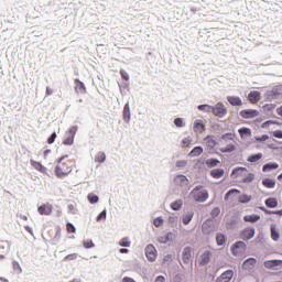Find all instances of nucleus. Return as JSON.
<instances>
[{
  "instance_id": "nucleus-43",
  "label": "nucleus",
  "mask_w": 282,
  "mask_h": 282,
  "mask_svg": "<svg viewBox=\"0 0 282 282\" xmlns=\"http://www.w3.org/2000/svg\"><path fill=\"white\" fill-rule=\"evenodd\" d=\"M239 193H241V191H239L238 188H230L229 191L226 192L224 200L228 202L230 197H232V195H239Z\"/></svg>"
},
{
  "instance_id": "nucleus-30",
  "label": "nucleus",
  "mask_w": 282,
  "mask_h": 282,
  "mask_svg": "<svg viewBox=\"0 0 282 282\" xmlns=\"http://www.w3.org/2000/svg\"><path fill=\"white\" fill-rule=\"evenodd\" d=\"M270 230H271L272 241H279V239H281V234L279 232V229L276 228V224H271Z\"/></svg>"
},
{
  "instance_id": "nucleus-48",
  "label": "nucleus",
  "mask_w": 282,
  "mask_h": 282,
  "mask_svg": "<svg viewBox=\"0 0 282 282\" xmlns=\"http://www.w3.org/2000/svg\"><path fill=\"white\" fill-rule=\"evenodd\" d=\"M195 169H198V171H206V160L198 159L195 163Z\"/></svg>"
},
{
  "instance_id": "nucleus-26",
  "label": "nucleus",
  "mask_w": 282,
  "mask_h": 282,
  "mask_svg": "<svg viewBox=\"0 0 282 282\" xmlns=\"http://www.w3.org/2000/svg\"><path fill=\"white\" fill-rule=\"evenodd\" d=\"M30 164L33 166V169H35V171H39L40 173H47V167H45L43 163L31 159Z\"/></svg>"
},
{
  "instance_id": "nucleus-13",
  "label": "nucleus",
  "mask_w": 282,
  "mask_h": 282,
  "mask_svg": "<svg viewBox=\"0 0 282 282\" xmlns=\"http://www.w3.org/2000/svg\"><path fill=\"white\" fill-rule=\"evenodd\" d=\"M240 118H243L245 120H250L252 118H258L259 110L257 109H243L239 112Z\"/></svg>"
},
{
  "instance_id": "nucleus-58",
  "label": "nucleus",
  "mask_w": 282,
  "mask_h": 282,
  "mask_svg": "<svg viewBox=\"0 0 282 282\" xmlns=\"http://www.w3.org/2000/svg\"><path fill=\"white\" fill-rule=\"evenodd\" d=\"M153 224L155 228H162V226H164V218L162 216H159L154 218Z\"/></svg>"
},
{
  "instance_id": "nucleus-55",
  "label": "nucleus",
  "mask_w": 282,
  "mask_h": 282,
  "mask_svg": "<svg viewBox=\"0 0 282 282\" xmlns=\"http://www.w3.org/2000/svg\"><path fill=\"white\" fill-rule=\"evenodd\" d=\"M83 247H84L86 250H90V248H96V243H94V240L88 239V240H84V241H83Z\"/></svg>"
},
{
  "instance_id": "nucleus-25",
  "label": "nucleus",
  "mask_w": 282,
  "mask_h": 282,
  "mask_svg": "<svg viewBox=\"0 0 282 282\" xmlns=\"http://www.w3.org/2000/svg\"><path fill=\"white\" fill-rule=\"evenodd\" d=\"M174 239H175V235L172 231H169L166 235L160 236L158 238V241H159V243L166 245L170 241H174Z\"/></svg>"
},
{
  "instance_id": "nucleus-56",
  "label": "nucleus",
  "mask_w": 282,
  "mask_h": 282,
  "mask_svg": "<svg viewBox=\"0 0 282 282\" xmlns=\"http://www.w3.org/2000/svg\"><path fill=\"white\" fill-rule=\"evenodd\" d=\"M237 224H239V220L238 219H230L229 221H227V228L229 230H235L237 228Z\"/></svg>"
},
{
  "instance_id": "nucleus-35",
  "label": "nucleus",
  "mask_w": 282,
  "mask_h": 282,
  "mask_svg": "<svg viewBox=\"0 0 282 282\" xmlns=\"http://www.w3.org/2000/svg\"><path fill=\"white\" fill-rule=\"evenodd\" d=\"M264 206L267 208H276L279 206V199L276 197H269L264 200Z\"/></svg>"
},
{
  "instance_id": "nucleus-54",
  "label": "nucleus",
  "mask_w": 282,
  "mask_h": 282,
  "mask_svg": "<svg viewBox=\"0 0 282 282\" xmlns=\"http://www.w3.org/2000/svg\"><path fill=\"white\" fill-rule=\"evenodd\" d=\"M62 232H63V229L61 228V226H57L53 241L58 243L61 241Z\"/></svg>"
},
{
  "instance_id": "nucleus-14",
  "label": "nucleus",
  "mask_w": 282,
  "mask_h": 282,
  "mask_svg": "<svg viewBox=\"0 0 282 282\" xmlns=\"http://www.w3.org/2000/svg\"><path fill=\"white\" fill-rule=\"evenodd\" d=\"M213 259V252L210 250H206L200 254V260L198 262V265L200 268H204L210 263V260Z\"/></svg>"
},
{
  "instance_id": "nucleus-19",
  "label": "nucleus",
  "mask_w": 282,
  "mask_h": 282,
  "mask_svg": "<svg viewBox=\"0 0 282 282\" xmlns=\"http://www.w3.org/2000/svg\"><path fill=\"white\" fill-rule=\"evenodd\" d=\"M52 210H54V207L52 206V204H42L41 206L37 207V213L40 215H52Z\"/></svg>"
},
{
  "instance_id": "nucleus-52",
  "label": "nucleus",
  "mask_w": 282,
  "mask_h": 282,
  "mask_svg": "<svg viewBox=\"0 0 282 282\" xmlns=\"http://www.w3.org/2000/svg\"><path fill=\"white\" fill-rule=\"evenodd\" d=\"M174 124H175V127H177V129H182V128L186 127V122H184V118H182V117L175 118Z\"/></svg>"
},
{
  "instance_id": "nucleus-49",
  "label": "nucleus",
  "mask_w": 282,
  "mask_h": 282,
  "mask_svg": "<svg viewBox=\"0 0 282 282\" xmlns=\"http://www.w3.org/2000/svg\"><path fill=\"white\" fill-rule=\"evenodd\" d=\"M87 199H88L89 204H98V202H100V197H98V195H96L94 193H89L87 196Z\"/></svg>"
},
{
  "instance_id": "nucleus-5",
  "label": "nucleus",
  "mask_w": 282,
  "mask_h": 282,
  "mask_svg": "<svg viewBox=\"0 0 282 282\" xmlns=\"http://www.w3.org/2000/svg\"><path fill=\"white\" fill-rule=\"evenodd\" d=\"M182 261H183L184 265H188V263H189L191 272H193V247L187 246V247L183 248Z\"/></svg>"
},
{
  "instance_id": "nucleus-51",
  "label": "nucleus",
  "mask_w": 282,
  "mask_h": 282,
  "mask_svg": "<svg viewBox=\"0 0 282 282\" xmlns=\"http://www.w3.org/2000/svg\"><path fill=\"white\" fill-rule=\"evenodd\" d=\"M120 248H131V240H129V237H124L119 241Z\"/></svg>"
},
{
  "instance_id": "nucleus-61",
  "label": "nucleus",
  "mask_w": 282,
  "mask_h": 282,
  "mask_svg": "<svg viewBox=\"0 0 282 282\" xmlns=\"http://www.w3.org/2000/svg\"><path fill=\"white\" fill-rule=\"evenodd\" d=\"M264 239H265V235H263V232H259L253 241L254 243L263 245Z\"/></svg>"
},
{
  "instance_id": "nucleus-36",
  "label": "nucleus",
  "mask_w": 282,
  "mask_h": 282,
  "mask_svg": "<svg viewBox=\"0 0 282 282\" xmlns=\"http://www.w3.org/2000/svg\"><path fill=\"white\" fill-rule=\"evenodd\" d=\"M262 186H264V188H274V186H276V180L264 177L262 180Z\"/></svg>"
},
{
  "instance_id": "nucleus-15",
  "label": "nucleus",
  "mask_w": 282,
  "mask_h": 282,
  "mask_svg": "<svg viewBox=\"0 0 282 282\" xmlns=\"http://www.w3.org/2000/svg\"><path fill=\"white\" fill-rule=\"evenodd\" d=\"M232 276H235V271L228 269L216 279V282H230L232 281Z\"/></svg>"
},
{
  "instance_id": "nucleus-60",
  "label": "nucleus",
  "mask_w": 282,
  "mask_h": 282,
  "mask_svg": "<svg viewBox=\"0 0 282 282\" xmlns=\"http://www.w3.org/2000/svg\"><path fill=\"white\" fill-rule=\"evenodd\" d=\"M256 142H268L270 140V135L268 134H262V135H256L254 137Z\"/></svg>"
},
{
  "instance_id": "nucleus-41",
  "label": "nucleus",
  "mask_w": 282,
  "mask_h": 282,
  "mask_svg": "<svg viewBox=\"0 0 282 282\" xmlns=\"http://www.w3.org/2000/svg\"><path fill=\"white\" fill-rule=\"evenodd\" d=\"M95 162L98 164H105V162H107V154L105 152H98L95 155Z\"/></svg>"
},
{
  "instance_id": "nucleus-40",
  "label": "nucleus",
  "mask_w": 282,
  "mask_h": 282,
  "mask_svg": "<svg viewBox=\"0 0 282 282\" xmlns=\"http://www.w3.org/2000/svg\"><path fill=\"white\" fill-rule=\"evenodd\" d=\"M182 206H184V202L182 199H176L170 204V208L172 210H182Z\"/></svg>"
},
{
  "instance_id": "nucleus-16",
  "label": "nucleus",
  "mask_w": 282,
  "mask_h": 282,
  "mask_svg": "<svg viewBox=\"0 0 282 282\" xmlns=\"http://www.w3.org/2000/svg\"><path fill=\"white\" fill-rule=\"evenodd\" d=\"M54 173L58 177V180H63L64 177H67L69 173H72V169L66 167V170H63V166L56 165L54 169Z\"/></svg>"
},
{
  "instance_id": "nucleus-20",
  "label": "nucleus",
  "mask_w": 282,
  "mask_h": 282,
  "mask_svg": "<svg viewBox=\"0 0 282 282\" xmlns=\"http://www.w3.org/2000/svg\"><path fill=\"white\" fill-rule=\"evenodd\" d=\"M122 118L123 122H126L127 124L131 122V106L129 105V101H127L123 106Z\"/></svg>"
},
{
  "instance_id": "nucleus-38",
  "label": "nucleus",
  "mask_w": 282,
  "mask_h": 282,
  "mask_svg": "<svg viewBox=\"0 0 282 282\" xmlns=\"http://www.w3.org/2000/svg\"><path fill=\"white\" fill-rule=\"evenodd\" d=\"M248 98L252 100V102H259V100H261V93L259 90H251L248 94Z\"/></svg>"
},
{
  "instance_id": "nucleus-46",
  "label": "nucleus",
  "mask_w": 282,
  "mask_h": 282,
  "mask_svg": "<svg viewBox=\"0 0 282 282\" xmlns=\"http://www.w3.org/2000/svg\"><path fill=\"white\" fill-rule=\"evenodd\" d=\"M177 221H180V217H177V215L175 214H171L167 218V223L172 228H175V226H177Z\"/></svg>"
},
{
  "instance_id": "nucleus-64",
  "label": "nucleus",
  "mask_w": 282,
  "mask_h": 282,
  "mask_svg": "<svg viewBox=\"0 0 282 282\" xmlns=\"http://www.w3.org/2000/svg\"><path fill=\"white\" fill-rule=\"evenodd\" d=\"M271 135L278 140H282V130L271 131Z\"/></svg>"
},
{
  "instance_id": "nucleus-3",
  "label": "nucleus",
  "mask_w": 282,
  "mask_h": 282,
  "mask_svg": "<svg viewBox=\"0 0 282 282\" xmlns=\"http://www.w3.org/2000/svg\"><path fill=\"white\" fill-rule=\"evenodd\" d=\"M279 96H282V85H275L271 90H267L263 95L264 100L267 102H272V100H276Z\"/></svg>"
},
{
  "instance_id": "nucleus-21",
  "label": "nucleus",
  "mask_w": 282,
  "mask_h": 282,
  "mask_svg": "<svg viewBox=\"0 0 282 282\" xmlns=\"http://www.w3.org/2000/svg\"><path fill=\"white\" fill-rule=\"evenodd\" d=\"M254 265H257V259L256 258H248L246 259L242 264L241 268L242 270H254Z\"/></svg>"
},
{
  "instance_id": "nucleus-39",
  "label": "nucleus",
  "mask_w": 282,
  "mask_h": 282,
  "mask_svg": "<svg viewBox=\"0 0 282 282\" xmlns=\"http://www.w3.org/2000/svg\"><path fill=\"white\" fill-rule=\"evenodd\" d=\"M220 153H232L237 151L235 143H228L225 148H219Z\"/></svg>"
},
{
  "instance_id": "nucleus-10",
  "label": "nucleus",
  "mask_w": 282,
  "mask_h": 282,
  "mask_svg": "<svg viewBox=\"0 0 282 282\" xmlns=\"http://www.w3.org/2000/svg\"><path fill=\"white\" fill-rule=\"evenodd\" d=\"M173 183L175 186H180L181 188H185V186H188L191 184V181L188 177L184 174H177L173 178Z\"/></svg>"
},
{
  "instance_id": "nucleus-34",
  "label": "nucleus",
  "mask_w": 282,
  "mask_h": 282,
  "mask_svg": "<svg viewBox=\"0 0 282 282\" xmlns=\"http://www.w3.org/2000/svg\"><path fill=\"white\" fill-rule=\"evenodd\" d=\"M204 153V148L202 145L194 147L191 152L188 153L189 158H199Z\"/></svg>"
},
{
  "instance_id": "nucleus-6",
  "label": "nucleus",
  "mask_w": 282,
  "mask_h": 282,
  "mask_svg": "<svg viewBox=\"0 0 282 282\" xmlns=\"http://www.w3.org/2000/svg\"><path fill=\"white\" fill-rule=\"evenodd\" d=\"M76 133H78V126H72L66 131L67 137L63 140L62 144H64V147H73L74 139L76 138Z\"/></svg>"
},
{
  "instance_id": "nucleus-8",
  "label": "nucleus",
  "mask_w": 282,
  "mask_h": 282,
  "mask_svg": "<svg viewBox=\"0 0 282 282\" xmlns=\"http://www.w3.org/2000/svg\"><path fill=\"white\" fill-rule=\"evenodd\" d=\"M144 252L147 260L150 263H155V259H158V249H155V246L151 243L147 245Z\"/></svg>"
},
{
  "instance_id": "nucleus-23",
  "label": "nucleus",
  "mask_w": 282,
  "mask_h": 282,
  "mask_svg": "<svg viewBox=\"0 0 282 282\" xmlns=\"http://www.w3.org/2000/svg\"><path fill=\"white\" fill-rule=\"evenodd\" d=\"M227 102L231 105V107H242L243 101L240 99L239 96H227Z\"/></svg>"
},
{
  "instance_id": "nucleus-45",
  "label": "nucleus",
  "mask_w": 282,
  "mask_h": 282,
  "mask_svg": "<svg viewBox=\"0 0 282 282\" xmlns=\"http://www.w3.org/2000/svg\"><path fill=\"white\" fill-rule=\"evenodd\" d=\"M210 218L208 219H213L214 221H217V217H219V215H221V208L219 207H214L210 213Z\"/></svg>"
},
{
  "instance_id": "nucleus-50",
  "label": "nucleus",
  "mask_w": 282,
  "mask_h": 282,
  "mask_svg": "<svg viewBox=\"0 0 282 282\" xmlns=\"http://www.w3.org/2000/svg\"><path fill=\"white\" fill-rule=\"evenodd\" d=\"M254 182V173H248L242 177V184H250Z\"/></svg>"
},
{
  "instance_id": "nucleus-1",
  "label": "nucleus",
  "mask_w": 282,
  "mask_h": 282,
  "mask_svg": "<svg viewBox=\"0 0 282 282\" xmlns=\"http://www.w3.org/2000/svg\"><path fill=\"white\" fill-rule=\"evenodd\" d=\"M189 195L194 202H197V204H204L205 202H208V198L210 197L208 189H206L204 185H196L191 191Z\"/></svg>"
},
{
  "instance_id": "nucleus-22",
  "label": "nucleus",
  "mask_w": 282,
  "mask_h": 282,
  "mask_svg": "<svg viewBox=\"0 0 282 282\" xmlns=\"http://www.w3.org/2000/svg\"><path fill=\"white\" fill-rule=\"evenodd\" d=\"M209 175L214 180H221V177H224V175H226V170H224L221 167L213 169V170H210Z\"/></svg>"
},
{
  "instance_id": "nucleus-11",
  "label": "nucleus",
  "mask_w": 282,
  "mask_h": 282,
  "mask_svg": "<svg viewBox=\"0 0 282 282\" xmlns=\"http://www.w3.org/2000/svg\"><path fill=\"white\" fill-rule=\"evenodd\" d=\"M264 268L267 270H282V260L281 259H272L263 262Z\"/></svg>"
},
{
  "instance_id": "nucleus-9",
  "label": "nucleus",
  "mask_w": 282,
  "mask_h": 282,
  "mask_svg": "<svg viewBox=\"0 0 282 282\" xmlns=\"http://www.w3.org/2000/svg\"><path fill=\"white\" fill-rule=\"evenodd\" d=\"M254 235H257L254 227H246L240 231L239 238L242 239V241H250V239L254 238Z\"/></svg>"
},
{
  "instance_id": "nucleus-42",
  "label": "nucleus",
  "mask_w": 282,
  "mask_h": 282,
  "mask_svg": "<svg viewBox=\"0 0 282 282\" xmlns=\"http://www.w3.org/2000/svg\"><path fill=\"white\" fill-rule=\"evenodd\" d=\"M197 109L199 111H203V113H213V106H210L208 104L198 105Z\"/></svg>"
},
{
  "instance_id": "nucleus-53",
  "label": "nucleus",
  "mask_w": 282,
  "mask_h": 282,
  "mask_svg": "<svg viewBox=\"0 0 282 282\" xmlns=\"http://www.w3.org/2000/svg\"><path fill=\"white\" fill-rule=\"evenodd\" d=\"M171 263H173V254L167 253L163 257L162 265H171Z\"/></svg>"
},
{
  "instance_id": "nucleus-31",
  "label": "nucleus",
  "mask_w": 282,
  "mask_h": 282,
  "mask_svg": "<svg viewBox=\"0 0 282 282\" xmlns=\"http://www.w3.org/2000/svg\"><path fill=\"white\" fill-rule=\"evenodd\" d=\"M237 134L235 132H226L220 135V142H235Z\"/></svg>"
},
{
  "instance_id": "nucleus-62",
  "label": "nucleus",
  "mask_w": 282,
  "mask_h": 282,
  "mask_svg": "<svg viewBox=\"0 0 282 282\" xmlns=\"http://www.w3.org/2000/svg\"><path fill=\"white\" fill-rule=\"evenodd\" d=\"M66 228H67V232H68L69 235H75V232H76V226H74V224L67 223V224H66Z\"/></svg>"
},
{
  "instance_id": "nucleus-59",
  "label": "nucleus",
  "mask_w": 282,
  "mask_h": 282,
  "mask_svg": "<svg viewBox=\"0 0 282 282\" xmlns=\"http://www.w3.org/2000/svg\"><path fill=\"white\" fill-rule=\"evenodd\" d=\"M105 219H107V209H104L97 215L96 221H105Z\"/></svg>"
},
{
  "instance_id": "nucleus-44",
  "label": "nucleus",
  "mask_w": 282,
  "mask_h": 282,
  "mask_svg": "<svg viewBox=\"0 0 282 282\" xmlns=\"http://www.w3.org/2000/svg\"><path fill=\"white\" fill-rule=\"evenodd\" d=\"M238 202L239 204H250V202H252V195L241 194L238 197Z\"/></svg>"
},
{
  "instance_id": "nucleus-33",
  "label": "nucleus",
  "mask_w": 282,
  "mask_h": 282,
  "mask_svg": "<svg viewBox=\"0 0 282 282\" xmlns=\"http://www.w3.org/2000/svg\"><path fill=\"white\" fill-rule=\"evenodd\" d=\"M261 219V215L258 214H251L243 216V221L249 224H257Z\"/></svg>"
},
{
  "instance_id": "nucleus-7",
  "label": "nucleus",
  "mask_w": 282,
  "mask_h": 282,
  "mask_svg": "<svg viewBox=\"0 0 282 282\" xmlns=\"http://www.w3.org/2000/svg\"><path fill=\"white\" fill-rule=\"evenodd\" d=\"M212 113L216 116V118H225V116H228V108H226L224 102L219 101L212 106Z\"/></svg>"
},
{
  "instance_id": "nucleus-24",
  "label": "nucleus",
  "mask_w": 282,
  "mask_h": 282,
  "mask_svg": "<svg viewBox=\"0 0 282 282\" xmlns=\"http://www.w3.org/2000/svg\"><path fill=\"white\" fill-rule=\"evenodd\" d=\"M74 83L76 94H87V87L85 86V83H83L78 78H75Z\"/></svg>"
},
{
  "instance_id": "nucleus-28",
  "label": "nucleus",
  "mask_w": 282,
  "mask_h": 282,
  "mask_svg": "<svg viewBox=\"0 0 282 282\" xmlns=\"http://www.w3.org/2000/svg\"><path fill=\"white\" fill-rule=\"evenodd\" d=\"M216 246H226L228 241V236H226L224 232H217L216 234Z\"/></svg>"
},
{
  "instance_id": "nucleus-32",
  "label": "nucleus",
  "mask_w": 282,
  "mask_h": 282,
  "mask_svg": "<svg viewBox=\"0 0 282 282\" xmlns=\"http://www.w3.org/2000/svg\"><path fill=\"white\" fill-rule=\"evenodd\" d=\"M238 133L241 138V140L246 139V138H250V135H252V129L248 128V127H242L238 129Z\"/></svg>"
},
{
  "instance_id": "nucleus-12",
  "label": "nucleus",
  "mask_w": 282,
  "mask_h": 282,
  "mask_svg": "<svg viewBox=\"0 0 282 282\" xmlns=\"http://www.w3.org/2000/svg\"><path fill=\"white\" fill-rule=\"evenodd\" d=\"M204 142L207 147V149H209V153H213V151H215L216 147H219V142H217V140H215V135L213 134H208L204 138Z\"/></svg>"
},
{
  "instance_id": "nucleus-29",
  "label": "nucleus",
  "mask_w": 282,
  "mask_h": 282,
  "mask_svg": "<svg viewBox=\"0 0 282 282\" xmlns=\"http://www.w3.org/2000/svg\"><path fill=\"white\" fill-rule=\"evenodd\" d=\"M221 164V161L217 158H210L205 160V165L207 169H216V166H219Z\"/></svg>"
},
{
  "instance_id": "nucleus-63",
  "label": "nucleus",
  "mask_w": 282,
  "mask_h": 282,
  "mask_svg": "<svg viewBox=\"0 0 282 282\" xmlns=\"http://www.w3.org/2000/svg\"><path fill=\"white\" fill-rule=\"evenodd\" d=\"M263 109L267 112L274 111V109H276V105L275 104H265L263 106Z\"/></svg>"
},
{
  "instance_id": "nucleus-47",
  "label": "nucleus",
  "mask_w": 282,
  "mask_h": 282,
  "mask_svg": "<svg viewBox=\"0 0 282 282\" xmlns=\"http://www.w3.org/2000/svg\"><path fill=\"white\" fill-rule=\"evenodd\" d=\"M194 215H195V213L188 212L187 214H185L183 216V224H184V226H188V224H191V221H193Z\"/></svg>"
},
{
  "instance_id": "nucleus-18",
  "label": "nucleus",
  "mask_w": 282,
  "mask_h": 282,
  "mask_svg": "<svg viewBox=\"0 0 282 282\" xmlns=\"http://www.w3.org/2000/svg\"><path fill=\"white\" fill-rule=\"evenodd\" d=\"M243 173H248V167L236 166L231 170L230 177L237 180V177L243 175Z\"/></svg>"
},
{
  "instance_id": "nucleus-2",
  "label": "nucleus",
  "mask_w": 282,
  "mask_h": 282,
  "mask_svg": "<svg viewBox=\"0 0 282 282\" xmlns=\"http://www.w3.org/2000/svg\"><path fill=\"white\" fill-rule=\"evenodd\" d=\"M219 230V221L207 218L202 225L203 235L210 236Z\"/></svg>"
},
{
  "instance_id": "nucleus-17",
  "label": "nucleus",
  "mask_w": 282,
  "mask_h": 282,
  "mask_svg": "<svg viewBox=\"0 0 282 282\" xmlns=\"http://www.w3.org/2000/svg\"><path fill=\"white\" fill-rule=\"evenodd\" d=\"M193 131L194 133H203L206 131V124L204 123V120L196 119L193 123Z\"/></svg>"
},
{
  "instance_id": "nucleus-27",
  "label": "nucleus",
  "mask_w": 282,
  "mask_h": 282,
  "mask_svg": "<svg viewBox=\"0 0 282 282\" xmlns=\"http://www.w3.org/2000/svg\"><path fill=\"white\" fill-rule=\"evenodd\" d=\"M279 169V163L268 162L262 165V173H270L271 171H276Z\"/></svg>"
},
{
  "instance_id": "nucleus-57",
  "label": "nucleus",
  "mask_w": 282,
  "mask_h": 282,
  "mask_svg": "<svg viewBox=\"0 0 282 282\" xmlns=\"http://www.w3.org/2000/svg\"><path fill=\"white\" fill-rule=\"evenodd\" d=\"M191 144H193V138L191 137H186L181 141V147H183V149H186V147H191Z\"/></svg>"
},
{
  "instance_id": "nucleus-4",
  "label": "nucleus",
  "mask_w": 282,
  "mask_h": 282,
  "mask_svg": "<svg viewBox=\"0 0 282 282\" xmlns=\"http://www.w3.org/2000/svg\"><path fill=\"white\" fill-rule=\"evenodd\" d=\"M246 250H248V246L245 241L237 240L230 247V252L232 257H239L241 254H246Z\"/></svg>"
},
{
  "instance_id": "nucleus-37",
  "label": "nucleus",
  "mask_w": 282,
  "mask_h": 282,
  "mask_svg": "<svg viewBox=\"0 0 282 282\" xmlns=\"http://www.w3.org/2000/svg\"><path fill=\"white\" fill-rule=\"evenodd\" d=\"M262 158H263V153H261V152L253 153L247 158V162L254 164V163L259 162V160H261Z\"/></svg>"
}]
</instances>
